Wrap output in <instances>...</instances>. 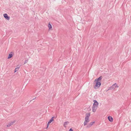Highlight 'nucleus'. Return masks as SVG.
<instances>
[{
    "instance_id": "nucleus-1",
    "label": "nucleus",
    "mask_w": 131,
    "mask_h": 131,
    "mask_svg": "<svg viewBox=\"0 0 131 131\" xmlns=\"http://www.w3.org/2000/svg\"><path fill=\"white\" fill-rule=\"evenodd\" d=\"M102 78V77L101 76L95 80L93 82L94 84H95L94 86V89H97L100 87L101 85V82Z\"/></svg>"
},
{
    "instance_id": "nucleus-2",
    "label": "nucleus",
    "mask_w": 131,
    "mask_h": 131,
    "mask_svg": "<svg viewBox=\"0 0 131 131\" xmlns=\"http://www.w3.org/2000/svg\"><path fill=\"white\" fill-rule=\"evenodd\" d=\"M94 103L93 104L92 107V111L93 112H95L97 108L99 105V103L96 100H94L93 101Z\"/></svg>"
},
{
    "instance_id": "nucleus-3",
    "label": "nucleus",
    "mask_w": 131,
    "mask_h": 131,
    "mask_svg": "<svg viewBox=\"0 0 131 131\" xmlns=\"http://www.w3.org/2000/svg\"><path fill=\"white\" fill-rule=\"evenodd\" d=\"M85 121L84 123V126H85L87 125V123H88L89 121L90 120H89V118H85Z\"/></svg>"
},
{
    "instance_id": "nucleus-4",
    "label": "nucleus",
    "mask_w": 131,
    "mask_h": 131,
    "mask_svg": "<svg viewBox=\"0 0 131 131\" xmlns=\"http://www.w3.org/2000/svg\"><path fill=\"white\" fill-rule=\"evenodd\" d=\"M4 17L7 20H9L10 19V17L8 16L7 14H4Z\"/></svg>"
},
{
    "instance_id": "nucleus-5",
    "label": "nucleus",
    "mask_w": 131,
    "mask_h": 131,
    "mask_svg": "<svg viewBox=\"0 0 131 131\" xmlns=\"http://www.w3.org/2000/svg\"><path fill=\"white\" fill-rule=\"evenodd\" d=\"M13 53L12 52H11L10 53H9L8 56L7 57L8 59H9L11 58L13 56Z\"/></svg>"
},
{
    "instance_id": "nucleus-6",
    "label": "nucleus",
    "mask_w": 131,
    "mask_h": 131,
    "mask_svg": "<svg viewBox=\"0 0 131 131\" xmlns=\"http://www.w3.org/2000/svg\"><path fill=\"white\" fill-rule=\"evenodd\" d=\"M95 123V122L94 121L92 122H91L87 126V127H91L92 125H93Z\"/></svg>"
},
{
    "instance_id": "nucleus-7",
    "label": "nucleus",
    "mask_w": 131,
    "mask_h": 131,
    "mask_svg": "<svg viewBox=\"0 0 131 131\" xmlns=\"http://www.w3.org/2000/svg\"><path fill=\"white\" fill-rule=\"evenodd\" d=\"M90 116V113H86L85 117V118H89Z\"/></svg>"
},
{
    "instance_id": "nucleus-8",
    "label": "nucleus",
    "mask_w": 131,
    "mask_h": 131,
    "mask_svg": "<svg viewBox=\"0 0 131 131\" xmlns=\"http://www.w3.org/2000/svg\"><path fill=\"white\" fill-rule=\"evenodd\" d=\"M15 121H12L10 122L9 123L8 125H7V127H9L10 126L12 125H13V124L15 122Z\"/></svg>"
},
{
    "instance_id": "nucleus-9",
    "label": "nucleus",
    "mask_w": 131,
    "mask_h": 131,
    "mask_svg": "<svg viewBox=\"0 0 131 131\" xmlns=\"http://www.w3.org/2000/svg\"><path fill=\"white\" fill-rule=\"evenodd\" d=\"M107 118L108 120L110 122H112L113 121V118L110 116H109L107 117Z\"/></svg>"
},
{
    "instance_id": "nucleus-10",
    "label": "nucleus",
    "mask_w": 131,
    "mask_h": 131,
    "mask_svg": "<svg viewBox=\"0 0 131 131\" xmlns=\"http://www.w3.org/2000/svg\"><path fill=\"white\" fill-rule=\"evenodd\" d=\"M55 117L54 116H53L49 120V122H48V124H50L52 122H53L54 121L53 118H54Z\"/></svg>"
},
{
    "instance_id": "nucleus-11",
    "label": "nucleus",
    "mask_w": 131,
    "mask_h": 131,
    "mask_svg": "<svg viewBox=\"0 0 131 131\" xmlns=\"http://www.w3.org/2000/svg\"><path fill=\"white\" fill-rule=\"evenodd\" d=\"M112 87H113V89H114L115 88L118 87V86L116 83H115L112 85Z\"/></svg>"
},
{
    "instance_id": "nucleus-12",
    "label": "nucleus",
    "mask_w": 131,
    "mask_h": 131,
    "mask_svg": "<svg viewBox=\"0 0 131 131\" xmlns=\"http://www.w3.org/2000/svg\"><path fill=\"white\" fill-rule=\"evenodd\" d=\"M68 123H69V122H64L63 124L64 127H66V125H67Z\"/></svg>"
},
{
    "instance_id": "nucleus-13",
    "label": "nucleus",
    "mask_w": 131,
    "mask_h": 131,
    "mask_svg": "<svg viewBox=\"0 0 131 131\" xmlns=\"http://www.w3.org/2000/svg\"><path fill=\"white\" fill-rule=\"evenodd\" d=\"M48 27L49 29H51L52 28V25L50 23L48 24Z\"/></svg>"
},
{
    "instance_id": "nucleus-14",
    "label": "nucleus",
    "mask_w": 131,
    "mask_h": 131,
    "mask_svg": "<svg viewBox=\"0 0 131 131\" xmlns=\"http://www.w3.org/2000/svg\"><path fill=\"white\" fill-rule=\"evenodd\" d=\"M20 67V66H19V65H18L17 66V68H17V69H19V68Z\"/></svg>"
},
{
    "instance_id": "nucleus-15",
    "label": "nucleus",
    "mask_w": 131,
    "mask_h": 131,
    "mask_svg": "<svg viewBox=\"0 0 131 131\" xmlns=\"http://www.w3.org/2000/svg\"><path fill=\"white\" fill-rule=\"evenodd\" d=\"M18 70V69H17V68H16L14 72H16V71H17Z\"/></svg>"
},
{
    "instance_id": "nucleus-16",
    "label": "nucleus",
    "mask_w": 131,
    "mask_h": 131,
    "mask_svg": "<svg viewBox=\"0 0 131 131\" xmlns=\"http://www.w3.org/2000/svg\"><path fill=\"white\" fill-rule=\"evenodd\" d=\"M69 131H73V130L72 128H70Z\"/></svg>"
},
{
    "instance_id": "nucleus-17",
    "label": "nucleus",
    "mask_w": 131,
    "mask_h": 131,
    "mask_svg": "<svg viewBox=\"0 0 131 131\" xmlns=\"http://www.w3.org/2000/svg\"><path fill=\"white\" fill-rule=\"evenodd\" d=\"M112 89H113V87H112V86L111 87H110L109 88L108 90H111Z\"/></svg>"
},
{
    "instance_id": "nucleus-18",
    "label": "nucleus",
    "mask_w": 131,
    "mask_h": 131,
    "mask_svg": "<svg viewBox=\"0 0 131 131\" xmlns=\"http://www.w3.org/2000/svg\"><path fill=\"white\" fill-rule=\"evenodd\" d=\"M49 125V124H48V123L47 124V127L46 128V129H47L48 128Z\"/></svg>"
},
{
    "instance_id": "nucleus-19",
    "label": "nucleus",
    "mask_w": 131,
    "mask_h": 131,
    "mask_svg": "<svg viewBox=\"0 0 131 131\" xmlns=\"http://www.w3.org/2000/svg\"><path fill=\"white\" fill-rule=\"evenodd\" d=\"M28 61V60H26L24 64L26 63Z\"/></svg>"
},
{
    "instance_id": "nucleus-20",
    "label": "nucleus",
    "mask_w": 131,
    "mask_h": 131,
    "mask_svg": "<svg viewBox=\"0 0 131 131\" xmlns=\"http://www.w3.org/2000/svg\"><path fill=\"white\" fill-rule=\"evenodd\" d=\"M36 98V97H35L32 100H34Z\"/></svg>"
},
{
    "instance_id": "nucleus-21",
    "label": "nucleus",
    "mask_w": 131,
    "mask_h": 131,
    "mask_svg": "<svg viewBox=\"0 0 131 131\" xmlns=\"http://www.w3.org/2000/svg\"><path fill=\"white\" fill-rule=\"evenodd\" d=\"M31 101H32V100H30V102H31Z\"/></svg>"
}]
</instances>
